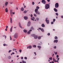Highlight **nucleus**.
<instances>
[{
	"instance_id": "nucleus-60",
	"label": "nucleus",
	"mask_w": 63,
	"mask_h": 63,
	"mask_svg": "<svg viewBox=\"0 0 63 63\" xmlns=\"http://www.w3.org/2000/svg\"><path fill=\"white\" fill-rule=\"evenodd\" d=\"M13 3V2H10V4H12Z\"/></svg>"
},
{
	"instance_id": "nucleus-62",
	"label": "nucleus",
	"mask_w": 63,
	"mask_h": 63,
	"mask_svg": "<svg viewBox=\"0 0 63 63\" xmlns=\"http://www.w3.org/2000/svg\"><path fill=\"white\" fill-rule=\"evenodd\" d=\"M48 2H50V0H47Z\"/></svg>"
},
{
	"instance_id": "nucleus-37",
	"label": "nucleus",
	"mask_w": 63,
	"mask_h": 63,
	"mask_svg": "<svg viewBox=\"0 0 63 63\" xmlns=\"http://www.w3.org/2000/svg\"><path fill=\"white\" fill-rule=\"evenodd\" d=\"M56 16H58V14L57 13H56Z\"/></svg>"
},
{
	"instance_id": "nucleus-10",
	"label": "nucleus",
	"mask_w": 63,
	"mask_h": 63,
	"mask_svg": "<svg viewBox=\"0 0 63 63\" xmlns=\"http://www.w3.org/2000/svg\"><path fill=\"white\" fill-rule=\"evenodd\" d=\"M46 22L47 23V24H48L49 23V20H46Z\"/></svg>"
},
{
	"instance_id": "nucleus-50",
	"label": "nucleus",
	"mask_w": 63,
	"mask_h": 63,
	"mask_svg": "<svg viewBox=\"0 0 63 63\" xmlns=\"http://www.w3.org/2000/svg\"><path fill=\"white\" fill-rule=\"evenodd\" d=\"M11 51H12V50H10L9 51H8L9 53H10V52Z\"/></svg>"
},
{
	"instance_id": "nucleus-39",
	"label": "nucleus",
	"mask_w": 63,
	"mask_h": 63,
	"mask_svg": "<svg viewBox=\"0 0 63 63\" xmlns=\"http://www.w3.org/2000/svg\"><path fill=\"white\" fill-rule=\"evenodd\" d=\"M3 46H6V44H3Z\"/></svg>"
},
{
	"instance_id": "nucleus-35",
	"label": "nucleus",
	"mask_w": 63,
	"mask_h": 63,
	"mask_svg": "<svg viewBox=\"0 0 63 63\" xmlns=\"http://www.w3.org/2000/svg\"><path fill=\"white\" fill-rule=\"evenodd\" d=\"M49 58L50 60H52V57H51Z\"/></svg>"
},
{
	"instance_id": "nucleus-27",
	"label": "nucleus",
	"mask_w": 63,
	"mask_h": 63,
	"mask_svg": "<svg viewBox=\"0 0 63 63\" xmlns=\"http://www.w3.org/2000/svg\"><path fill=\"white\" fill-rule=\"evenodd\" d=\"M29 48H30V49H31V48H32V46H29Z\"/></svg>"
},
{
	"instance_id": "nucleus-11",
	"label": "nucleus",
	"mask_w": 63,
	"mask_h": 63,
	"mask_svg": "<svg viewBox=\"0 0 63 63\" xmlns=\"http://www.w3.org/2000/svg\"><path fill=\"white\" fill-rule=\"evenodd\" d=\"M19 26L20 27V28H22V27L21 26V24L20 23H19Z\"/></svg>"
},
{
	"instance_id": "nucleus-30",
	"label": "nucleus",
	"mask_w": 63,
	"mask_h": 63,
	"mask_svg": "<svg viewBox=\"0 0 63 63\" xmlns=\"http://www.w3.org/2000/svg\"><path fill=\"white\" fill-rule=\"evenodd\" d=\"M55 39H58V38H57V37L56 36L54 37Z\"/></svg>"
},
{
	"instance_id": "nucleus-2",
	"label": "nucleus",
	"mask_w": 63,
	"mask_h": 63,
	"mask_svg": "<svg viewBox=\"0 0 63 63\" xmlns=\"http://www.w3.org/2000/svg\"><path fill=\"white\" fill-rule=\"evenodd\" d=\"M14 37L15 39H17L18 37V33H15L14 35Z\"/></svg>"
},
{
	"instance_id": "nucleus-54",
	"label": "nucleus",
	"mask_w": 63,
	"mask_h": 63,
	"mask_svg": "<svg viewBox=\"0 0 63 63\" xmlns=\"http://www.w3.org/2000/svg\"><path fill=\"white\" fill-rule=\"evenodd\" d=\"M34 54H35V55H36V52H34Z\"/></svg>"
},
{
	"instance_id": "nucleus-18",
	"label": "nucleus",
	"mask_w": 63,
	"mask_h": 63,
	"mask_svg": "<svg viewBox=\"0 0 63 63\" xmlns=\"http://www.w3.org/2000/svg\"><path fill=\"white\" fill-rule=\"evenodd\" d=\"M41 26L42 27H45V25H44V24H42Z\"/></svg>"
},
{
	"instance_id": "nucleus-51",
	"label": "nucleus",
	"mask_w": 63,
	"mask_h": 63,
	"mask_svg": "<svg viewBox=\"0 0 63 63\" xmlns=\"http://www.w3.org/2000/svg\"><path fill=\"white\" fill-rule=\"evenodd\" d=\"M8 28V26H6V29H7V28Z\"/></svg>"
},
{
	"instance_id": "nucleus-9",
	"label": "nucleus",
	"mask_w": 63,
	"mask_h": 63,
	"mask_svg": "<svg viewBox=\"0 0 63 63\" xmlns=\"http://www.w3.org/2000/svg\"><path fill=\"white\" fill-rule=\"evenodd\" d=\"M58 40H55L54 41V43H57V42H58Z\"/></svg>"
},
{
	"instance_id": "nucleus-29",
	"label": "nucleus",
	"mask_w": 63,
	"mask_h": 63,
	"mask_svg": "<svg viewBox=\"0 0 63 63\" xmlns=\"http://www.w3.org/2000/svg\"><path fill=\"white\" fill-rule=\"evenodd\" d=\"M41 36H38V39H41Z\"/></svg>"
},
{
	"instance_id": "nucleus-55",
	"label": "nucleus",
	"mask_w": 63,
	"mask_h": 63,
	"mask_svg": "<svg viewBox=\"0 0 63 63\" xmlns=\"http://www.w3.org/2000/svg\"><path fill=\"white\" fill-rule=\"evenodd\" d=\"M31 17H32L33 16V15H32V14H31Z\"/></svg>"
},
{
	"instance_id": "nucleus-45",
	"label": "nucleus",
	"mask_w": 63,
	"mask_h": 63,
	"mask_svg": "<svg viewBox=\"0 0 63 63\" xmlns=\"http://www.w3.org/2000/svg\"><path fill=\"white\" fill-rule=\"evenodd\" d=\"M55 19H53V22H55Z\"/></svg>"
},
{
	"instance_id": "nucleus-32",
	"label": "nucleus",
	"mask_w": 63,
	"mask_h": 63,
	"mask_svg": "<svg viewBox=\"0 0 63 63\" xmlns=\"http://www.w3.org/2000/svg\"><path fill=\"white\" fill-rule=\"evenodd\" d=\"M39 45H41L42 44V42H41L39 44H38Z\"/></svg>"
},
{
	"instance_id": "nucleus-6",
	"label": "nucleus",
	"mask_w": 63,
	"mask_h": 63,
	"mask_svg": "<svg viewBox=\"0 0 63 63\" xmlns=\"http://www.w3.org/2000/svg\"><path fill=\"white\" fill-rule=\"evenodd\" d=\"M30 25H31V22L30 21L28 22L27 25V26H30Z\"/></svg>"
},
{
	"instance_id": "nucleus-13",
	"label": "nucleus",
	"mask_w": 63,
	"mask_h": 63,
	"mask_svg": "<svg viewBox=\"0 0 63 63\" xmlns=\"http://www.w3.org/2000/svg\"><path fill=\"white\" fill-rule=\"evenodd\" d=\"M24 19H25V20H27V19H28V17H27V16H25L24 17Z\"/></svg>"
},
{
	"instance_id": "nucleus-23",
	"label": "nucleus",
	"mask_w": 63,
	"mask_h": 63,
	"mask_svg": "<svg viewBox=\"0 0 63 63\" xmlns=\"http://www.w3.org/2000/svg\"><path fill=\"white\" fill-rule=\"evenodd\" d=\"M23 31L25 33H27V30H24Z\"/></svg>"
},
{
	"instance_id": "nucleus-57",
	"label": "nucleus",
	"mask_w": 63,
	"mask_h": 63,
	"mask_svg": "<svg viewBox=\"0 0 63 63\" xmlns=\"http://www.w3.org/2000/svg\"><path fill=\"white\" fill-rule=\"evenodd\" d=\"M39 30H41V29H41V28H39Z\"/></svg>"
},
{
	"instance_id": "nucleus-15",
	"label": "nucleus",
	"mask_w": 63,
	"mask_h": 63,
	"mask_svg": "<svg viewBox=\"0 0 63 63\" xmlns=\"http://www.w3.org/2000/svg\"><path fill=\"white\" fill-rule=\"evenodd\" d=\"M34 38L35 39H37L38 38V36L35 35L34 37Z\"/></svg>"
},
{
	"instance_id": "nucleus-8",
	"label": "nucleus",
	"mask_w": 63,
	"mask_h": 63,
	"mask_svg": "<svg viewBox=\"0 0 63 63\" xmlns=\"http://www.w3.org/2000/svg\"><path fill=\"white\" fill-rule=\"evenodd\" d=\"M53 61L55 62H58V60L56 61L55 59L54 58H53Z\"/></svg>"
},
{
	"instance_id": "nucleus-21",
	"label": "nucleus",
	"mask_w": 63,
	"mask_h": 63,
	"mask_svg": "<svg viewBox=\"0 0 63 63\" xmlns=\"http://www.w3.org/2000/svg\"><path fill=\"white\" fill-rule=\"evenodd\" d=\"M27 12V10H25L23 11V13L24 14H26Z\"/></svg>"
},
{
	"instance_id": "nucleus-33",
	"label": "nucleus",
	"mask_w": 63,
	"mask_h": 63,
	"mask_svg": "<svg viewBox=\"0 0 63 63\" xmlns=\"http://www.w3.org/2000/svg\"><path fill=\"white\" fill-rule=\"evenodd\" d=\"M37 47H38V48H41V46H37Z\"/></svg>"
},
{
	"instance_id": "nucleus-56",
	"label": "nucleus",
	"mask_w": 63,
	"mask_h": 63,
	"mask_svg": "<svg viewBox=\"0 0 63 63\" xmlns=\"http://www.w3.org/2000/svg\"><path fill=\"white\" fill-rule=\"evenodd\" d=\"M51 24H53V22H51Z\"/></svg>"
},
{
	"instance_id": "nucleus-1",
	"label": "nucleus",
	"mask_w": 63,
	"mask_h": 63,
	"mask_svg": "<svg viewBox=\"0 0 63 63\" xmlns=\"http://www.w3.org/2000/svg\"><path fill=\"white\" fill-rule=\"evenodd\" d=\"M45 8L46 9H48L49 8V5L48 4H46L45 5Z\"/></svg>"
},
{
	"instance_id": "nucleus-25",
	"label": "nucleus",
	"mask_w": 63,
	"mask_h": 63,
	"mask_svg": "<svg viewBox=\"0 0 63 63\" xmlns=\"http://www.w3.org/2000/svg\"><path fill=\"white\" fill-rule=\"evenodd\" d=\"M31 36H32V37H34L35 36V34H32L31 35Z\"/></svg>"
},
{
	"instance_id": "nucleus-61",
	"label": "nucleus",
	"mask_w": 63,
	"mask_h": 63,
	"mask_svg": "<svg viewBox=\"0 0 63 63\" xmlns=\"http://www.w3.org/2000/svg\"><path fill=\"white\" fill-rule=\"evenodd\" d=\"M26 6L25 5V6H24V8H26Z\"/></svg>"
},
{
	"instance_id": "nucleus-53",
	"label": "nucleus",
	"mask_w": 63,
	"mask_h": 63,
	"mask_svg": "<svg viewBox=\"0 0 63 63\" xmlns=\"http://www.w3.org/2000/svg\"><path fill=\"white\" fill-rule=\"evenodd\" d=\"M32 30L31 29L29 31H30V32H31V31H32Z\"/></svg>"
},
{
	"instance_id": "nucleus-34",
	"label": "nucleus",
	"mask_w": 63,
	"mask_h": 63,
	"mask_svg": "<svg viewBox=\"0 0 63 63\" xmlns=\"http://www.w3.org/2000/svg\"><path fill=\"white\" fill-rule=\"evenodd\" d=\"M33 47H36V45H33Z\"/></svg>"
},
{
	"instance_id": "nucleus-20",
	"label": "nucleus",
	"mask_w": 63,
	"mask_h": 63,
	"mask_svg": "<svg viewBox=\"0 0 63 63\" xmlns=\"http://www.w3.org/2000/svg\"><path fill=\"white\" fill-rule=\"evenodd\" d=\"M10 22L11 23H12V18L11 17L10 18Z\"/></svg>"
},
{
	"instance_id": "nucleus-7",
	"label": "nucleus",
	"mask_w": 63,
	"mask_h": 63,
	"mask_svg": "<svg viewBox=\"0 0 63 63\" xmlns=\"http://www.w3.org/2000/svg\"><path fill=\"white\" fill-rule=\"evenodd\" d=\"M31 19L32 20L36 21V20H35V17H33L32 18H31Z\"/></svg>"
},
{
	"instance_id": "nucleus-58",
	"label": "nucleus",
	"mask_w": 63,
	"mask_h": 63,
	"mask_svg": "<svg viewBox=\"0 0 63 63\" xmlns=\"http://www.w3.org/2000/svg\"><path fill=\"white\" fill-rule=\"evenodd\" d=\"M55 54L56 55H57V52H56V53H55Z\"/></svg>"
},
{
	"instance_id": "nucleus-52",
	"label": "nucleus",
	"mask_w": 63,
	"mask_h": 63,
	"mask_svg": "<svg viewBox=\"0 0 63 63\" xmlns=\"http://www.w3.org/2000/svg\"><path fill=\"white\" fill-rule=\"evenodd\" d=\"M36 19L37 20H39V19L38 18H36Z\"/></svg>"
},
{
	"instance_id": "nucleus-4",
	"label": "nucleus",
	"mask_w": 63,
	"mask_h": 63,
	"mask_svg": "<svg viewBox=\"0 0 63 63\" xmlns=\"http://www.w3.org/2000/svg\"><path fill=\"white\" fill-rule=\"evenodd\" d=\"M10 14L11 16H13V11L12 10H11L10 11Z\"/></svg>"
},
{
	"instance_id": "nucleus-16",
	"label": "nucleus",
	"mask_w": 63,
	"mask_h": 63,
	"mask_svg": "<svg viewBox=\"0 0 63 63\" xmlns=\"http://www.w3.org/2000/svg\"><path fill=\"white\" fill-rule=\"evenodd\" d=\"M5 11L6 13H8V8H6L5 9Z\"/></svg>"
},
{
	"instance_id": "nucleus-3",
	"label": "nucleus",
	"mask_w": 63,
	"mask_h": 63,
	"mask_svg": "<svg viewBox=\"0 0 63 63\" xmlns=\"http://www.w3.org/2000/svg\"><path fill=\"white\" fill-rule=\"evenodd\" d=\"M58 7H59V4H58V3H56L55 5V8H58Z\"/></svg>"
},
{
	"instance_id": "nucleus-43",
	"label": "nucleus",
	"mask_w": 63,
	"mask_h": 63,
	"mask_svg": "<svg viewBox=\"0 0 63 63\" xmlns=\"http://www.w3.org/2000/svg\"><path fill=\"white\" fill-rule=\"evenodd\" d=\"M47 35L48 36H49L50 35V33H47Z\"/></svg>"
},
{
	"instance_id": "nucleus-47",
	"label": "nucleus",
	"mask_w": 63,
	"mask_h": 63,
	"mask_svg": "<svg viewBox=\"0 0 63 63\" xmlns=\"http://www.w3.org/2000/svg\"><path fill=\"white\" fill-rule=\"evenodd\" d=\"M10 32H12V29H10Z\"/></svg>"
},
{
	"instance_id": "nucleus-59",
	"label": "nucleus",
	"mask_w": 63,
	"mask_h": 63,
	"mask_svg": "<svg viewBox=\"0 0 63 63\" xmlns=\"http://www.w3.org/2000/svg\"><path fill=\"white\" fill-rule=\"evenodd\" d=\"M23 57H21V59H23Z\"/></svg>"
},
{
	"instance_id": "nucleus-40",
	"label": "nucleus",
	"mask_w": 63,
	"mask_h": 63,
	"mask_svg": "<svg viewBox=\"0 0 63 63\" xmlns=\"http://www.w3.org/2000/svg\"><path fill=\"white\" fill-rule=\"evenodd\" d=\"M10 58H11V57L10 56H9L8 57V59H10Z\"/></svg>"
},
{
	"instance_id": "nucleus-12",
	"label": "nucleus",
	"mask_w": 63,
	"mask_h": 63,
	"mask_svg": "<svg viewBox=\"0 0 63 63\" xmlns=\"http://www.w3.org/2000/svg\"><path fill=\"white\" fill-rule=\"evenodd\" d=\"M35 13L36 15H40V12L39 11H37V12H35Z\"/></svg>"
},
{
	"instance_id": "nucleus-41",
	"label": "nucleus",
	"mask_w": 63,
	"mask_h": 63,
	"mask_svg": "<svg viewBox=\"0 0 63 63\" xmlns=\"http://www.w3.org/2000/svg\"><path fill=\"white\" fill-rule=\"evenodd\" d=\"M19 51L20 52H21V51H22V50L21 49H20L19 50Z\"/></svg>"
},
{
	"instance_id": "nucleus-38",
	"label": "nucleus",
	"mask_w": 63,
	"mask_h": 63,
	"mask_svg": "<svg viewBox=\"0 0 63 63\" xmlns=\"http://www.w3.org/2000/svg\"><path fill=\"white\" fill-rule=\"evenodd\" d=\"M34 2H32V5H34Z\"/></svg>"
},
{
	"instance_id": "nucleus-63",
	"label": "nucleus",
	"mask_w": 63,
	"mask_h": 63,
	"mask_svg": "<svg viewBox=\"0 0 63 63\" xmlns=\"http://www.w3.org/2000/svg\"><path fill=\"white\" fill-rule=\"evenodd\" d=\"M54 48H56V46H55L54 47Z\"/></svg>"
},
{
	"instance_id": "nucleus-17",
	"label": "nucleus",
	"mask_w": 63,
	"mask_h": 63,
	"mask_svg": "<svg viewBox=\"0 0 63 63\" xmlns=\"http://www.w3.org/2000/svg\"><path fill=\"white\" fill-rule=\"evenodd\" d=\"M54 11H55V12H57V9H56V8H54Z\"/></svg>"
},
{
	"instance_id": "nucleus-46",
	"label": "nucleus",
	"mask_w": 63,
	"mask_h": 63,
	"mask_svg": "<svg viewBox=\"0 0 63 63\" xmlns=\"http://www.w3.org/2000/svg\"><path fill=\"white\" fill-rule=\"evenodd\" d=\"M34 16H35V17H36L37 16V15H36V14H34Z\"/></svg>"
},
{
	"instance_id": "nucleus-48",
	"label": "nucleus",
	"mask_w": 63,
	"mask_h": 63,
	"mask_svg": "<svg viewBox=\"0 0 63 63\" xmlns=\"http://www.w3.org/2000/svg\"><path fill=\"white\" fill-rule=\"evenodd\" d=\"M16 49L14 48L13 49V51H14V50H16Z\"/></svg>"
},
{
	"instance_id": "nucleus-31",
	"label": "nucleus",
	"mask_w": 63,
	"mask_h": 63,
	"mask_svg": "<svg viewBox=\"0 0 63 63\" xmlns=\"http://www.w3.org/2000/svg\"><path fill=\"white\" fill-rule=\"evenodd\" d=\"M41 30L42 32H44V29H42Z\"/></svg>"
},
{
	"instance_id": "nucleus-36",
	"label": "nucleus",
	"mask_w": 63,
	"mask_h": 63,
	"mask_svg": "<svg viewBox=\"0 0 63 63\" xmlns=\"http://www.w3.org/2000/svg\"><path fill=\"white\" fill-rule=\"evenodd\" d=\"M36 8L37 9H39L40 7H39L38 6H37L36 7Z\"/></svg>"
},
{
	"instance_id": "nucleus-26",
	"label": "nucleus",
	"mask_w": 63,
	"mask_h": 63,
	"mask_svg": "<svg viewBox=\"0 0 63 63\" xmlns=\"http://www.w3.org/2000/svg\"><path fill=\"white\" fill-rule=\"evenodd\" d=\"M22 61L23 63H26V62L24 61V60H22Z\"/></svg>"
},
{
	"instance_id": "nucleus-5",
	"label": "nucleus",
	"mask_w": 63,
	"mask_h": 63,
	"mask_svg": "<svg viewBox=\"0 0 63 63\" xmlns=\"http://www.w3.org/2000/svg\"><path fill=\"white\" fill-rule=\"evenodd\" d=\"M42 2L44 4H46V2L45 0H42Z\"/></svg>"
},
{
	"instance_id": "nucleus-19",
	"label": "nucleus",
	"mask_w": 63,
	"mask_h": 63,
	"mask_svg": "<svg viewBox=\"0 0 63 63\" xmlns=\"http://www.w3.org/2000/svg\"><path fill=\"white\" fill-rule=\"evenodd\" d=\"M38 9H36L35 10V12L36 13V12H38Z\"/></svg>"
},
{
	"instance_id": "nucleus-24",
	"label": "nucleus",
	"mask_w": 63,
	"mask_h": 63,
	"mask_svg": "<svg viewBox=\"0 0 63 63\" xmlns=\"http://www.w3.org/2000/svg\"><path fill=\"white\" fill-rule=\"evenodd\" d=\"M31 33V32H30V31H29L27 32L28 34H30Z\"/></svg>"
},
{
	"instance_id": "nucleus-42",
	"label": "nucleus",
	"mask_w": 63,
	"mask_h": 63,
	"mask_svg": "<svg viewBox=\"0 0 63 63\" xmlns=\"http://www.w3.org/2000/svg\"><path fill=\"white\" fill-rule=\"evenodd\" d=\"M10 40H12V37H11V36H10Z\"/></svg>"
},
{
	"instance_id": "nucleus-44",
	"label": "nucleus",
	"mask_w": 63,
	"mask_h": 63,
	"mask_svg": "<svg viewBox=\"0 0 63 63\" xmlns=\"http://www.w3.org/2000/svg\"><path fill=\"white\" fill-rule=\"evenodd\" d=\"M24 59H27V58L26 57H24Z\"/></svg>"
},
{
	"instance_id": "nucleus-49",
	"label": "nucleus",
	"mask_w": 63,
	"mask_h": 63,
	"mask_svg": "<svg viewBox=\"0 0 63 63\" xmlns=\"http://www.w3.org/2000/svg\"><path fill=\"white\" fill-rule=\"evenodd\" d=\"M57 58H58V57H59V55H57Z\"/></svg>"
},
{
	"instance_id": "nucleus-14",
	"label": "nucleus",
	"mask_w": 63,
	"mask_h": 63,
	"mask_svg": "<svg viewBox=\"0 0 63 63\" xmlns=\"http://www.w3.org/2000/svg\"><path fill=\"white\" fill-rule=\"evenodd\" d=\"M8 2H6L5 3V6H7L8 5Z\"/></svg>"
},
{
	"instance_id": "nucleus-28",
	"label": "nucleus",
	"mask_w": 63,
	"mask_h": 63,
	"mask_svg": "<svg viewBox=\"0 0 63 63\" xmlns=\"http://www.w3.org/2000/svg\"><path fill=\"white\" fill-rule=\"evenodd\" d=\"M31 28L32 29V30H35V29H34V28H33V27H32Z\"/></svg>"
},
{
	"instance_id": "nucleus-64",
	"label": "nucleus",
	"mask_w": 63,
	"mask_h": 63,
	"mask_svg": "<svg viewBox=\"0 0 63 63\" xmlns=\"http://www.w3.org/2000/svg\"><path fill=\"white\" fill-rule=\"evenodd\" d=\"M61 17L62 18H63V16H61Z\"/></svg>"
},
{
	"instance_id": "nucleus-22",
	"label": "nucleus",
	"mask_w": 63,
	"mask_h": 63,
	"mask_svg": "<svg viewBox=\"0 0 63 63\" xmlns=\"http://www.w3.org/2000/svg\"><path fill=\"white\" fill-rule=\"evenodd\" d=\"M21 11H24V8L23 7H22L21 9Z\"/></svg>"
}]
</instances>
